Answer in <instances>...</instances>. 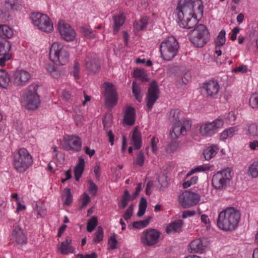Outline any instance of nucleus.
Segmentation results:
<instances>
[{
  "instance_id": "f257e3e1",
  "label": "nucleus",
  "mask_w": 258,
  "mask_h": 258,
  "mask_svg": "<svg viewBox=\"0 0 258 258\" xmlns=\"http://www.w3.org/2000/svg\"><path fill=\"white\" fill-rule=\"evenodd\" d=\"M240 212L233 207L222 210L217 219L218 227L225 231H232L236 228L240 219Z\"/></svg>"
},
{
  "instance_id": "f03ea898",
  "label": "nucleus",
  "mask_w": 258,
  "mask_h": 258,
  "mask_svg": "<svg viewBox=\"0 0 258 258\" xmlns=\"http://www.w3.org/2000/svg\"><path fill=\"white\" fill-rule=\"evenodd\" d=\"M33 162V157L25 148L20 149L14 155L13 165L19 173H24Z\"/></svg>"
},
{
  "instance_id": "7ed1b4c3",
  "label": "nucleus",
  "mask_w": 258,
  "mask_h": 258,
  "mask_svg": "<svg viewBox=\"0 0 258 258\" xmlns=\"http://www.w3.org/2000/svg\"><path fill=\"white\" fill-rule=\"evenodd\" d=\"M195 7L199 10L203 8V5L200 0H180L177 6V16L178 20H183V18L190 16H195Z\"/></svg>"
},
{
  "instance_id": "20e7f679",
  "label": "nucleus",
  "mask_w": 258,
  "mask_h": 258,
  "mask_svg": "<svg viewBox=\"0 0 258 258\" xmlns=\"http://www.w3.org/2000/svg\"><path fill=\"white\" fill-rule=\"evenodd\" d=\"M210 35L207 27L199 24L189 33V39L197 47H203L210 40Z\"/></svg>"
},
{
  "instance_id": "39448f33",
  "label": "nucleus",
  "mask_w": 258,
  "mask_h": 258,
  "mask_svg": "<svg viewBox=\"0 0 258 258\" xmlns=\"http://www.w3.org/2000/svg\"><path fill=\"white\" fill-rule=\"evenodd\" d=\"M49 57L55 63L65 65L69 59L68 48L59 42H54L50 49Z\"/></svg>"
},
{
  "instance_id": "423d86ee",
  "label": "nucleus",
  "mask_w": 258,
  "mask_h": 258,
  "mask_svg": "<svg viewBox=\"0 0 258 258\" xmlns=\"http://www.w3.org/2000/svg\"><path fill=\"white\" fill-rule=\"evenodd\" d=\"M178 48V43L173 37H168L163 41L160 46V51L163 59L171 60L176 55Z\"/></svg>"
},
{
  "instance_id": "0eeeda50",
  "label": "nucleus",
  "mask_w": 258,
  "mask_h": 258,
  "mask_svg": "<svg viewBox=\"0 0 258 258\" xmlns=\"http://www.w3.org/2000/svg\"><path fill=\"white\" fill-rule=\"evenodd\" d=\"M231 169L226 168L214 174L212 179V185L218 190H223L230 184L232 178Z\"/></svg>"
},
{
  "instance_id": "6e6552de",
  "label": "nucleus",
  "mask_w": 258,
  "mask_h": 258,
  "mask_svg": "<svg viewBox=\"0 0 258 258\" xmlns=\"http://www.w3.org/2000/svg\"><path fill=\"white\" fill-rule=\"evenodd\" d=\"M38 87L37 84H32L27 88L24 100L26 102V107L29 110L37 108L40 102V97L37 93Z\"/></svg>"
},
{
  "instance_id": "1a4fd4ad",
  "label": "nucleus",
  "mask_w": 258,
  "mask_h": 258,
  "mask_svg": "<svg viewBox=\"0 0 258 258\" xmlns=\"http://www.w3.org/2000/svg\"><path fill=\"white\" fill-rule=\"evenodd\" d=\"M30 18L33 23L41 31L49 33L53 30V24L46 15L39 13H33Z\"/></svg>"
},
{
  "instance_id": "9d476101",
  "label": "nucleus",
  "mask_w": 258,
  "mask_h": 258,
  "mask_svg": "<svg viewBox=\"0 0 258 258\" xmlns=\"http://www.w3.org/2000/svg\"><path fill=\"white\" fill-rule=\"evenodd\" d=\"M224 124L223 120L218 117L213 121L203 124L199 128L200 134L204 137H211L221 128Z\"/></svg>"
},
{
  "instance_id": "9b49d317",
  "label": "nucleus",
  "mask_w": 258,
  "mask_h": 258,
  "mask_svg": "<svg viewBox=\"0 0 258 258\" xmlns=\"http://www.w3.org/2000/svg\"><path fill=\"white\" fill-rule=\"evenodd\" d=\"M103 87L105 90V105L108 108H112L118 101L116 88L113 84L109 82H104Z\"/></svg>"
},
{
  "instance_id": "f8f14e48",
  "label": "nucleus",
  "mask_w": 258,
  "mask_h": 258,
  "mask_svg": "<svg viewBox=\"0 0 258 258\" xmlns=\"http://www.w3.org/2000/svg\"><path fill=\"white\" fill-rule=\"evenodd\" d=\"M161 233L155 229L150 228L144 231L141 240L144 245L151 246L157 244L159 241Z\"/></svg>"
},
{
  "instance_id": "ddd939ff",
  "label": "nucleus",
  "mask_w": 258,
  "mask_h": 258,
  "mask_svg": "<svg viewBox=\"0 0 258 258\" xmlns=\"http://www.w3.org/2000/svg\"><path fill=\"white\" fill-rule=\"evenodd\" d=\"M159 94V87L157 82L153 80L150 84L146 96L147 107L149 110L152 109L153 105L158 99Z\"/></svg>"
},
{
  "instance_id": "4468645a",
  "label": "nucleus",
  "mask_w": 258,
  "mask_h": 258,
  "mask_svg": "<svg viewBox=\"0 0 258 258\" xmlns=\"http://www.w3.org/2000/svg\"><path fill=\"white\" fill-rule=\"evenodd\" d=\"M63 148L66 151L79 152L81 150V139L74 135H66L63 137Z\"/></svg>"
},
{
  "instance_id": "2eb2a0df",
  "label": "nucleus",
  "mask_w": 258,
  "mask_h": 258,
  "mask_svg": "<svg viewBox=\"0 0 258 258\" xmlns=\"http://www.w3.org/2000/svg\"><path fill=\"white\" fill-rule=\"evenodd\" d=\"M180 203L184 208L196 205L200 201V196L189 190L184 191L179 198Z\"/></svg>"
},
{
  "instance_id": "dca6fc26",
  "label": "nucleus",
  "mask_w": 258,
  "mask_h": 258,
  "mask_svg": "<svg viewBox=\"0 0 258 258\" xmlns=\"http://www.w3.org/2000/svg\"><path fill=\"white\" fill-rule=\"evenodd\" d=\"M58 30L64 40L67 41H72L76 37V32L72 27L62 20H60L58 23Z\"/></svg>"
},
{
  "instance_id": "f3484780",
  "label": "nucleus",
  "mask_w": 258,
  "mask_h": 258,
  "mask_svg": "<svg viewBox=\"0 0 258 258\" xmlns=\"http://www.w3.org/2000/svg\"><path fill=\"white\" fill-rule=\"evenodd\" d=\"M191 126V124L189 121H186V126H185V122H180V123L174 124L172 127V130L170 131V136L171 139L173 140H177L182 136L186 134L187 128H189Z\"/></svg>"
},
{
  "instance_id": "a211bd4d",
  "label": "nucleus",
  "mask_w": 258,
  "mask_h": 258,
  "mask_svg": "<svg viewBox=\"0 0 258 258\" xmlns=\"http://www.w3.org/2000/svg\"><path fill=\"white\" fill-rule=\"evenodd\" d=\"M11 240L17 244H24L27 243V237L21 226L15 224L13 226L11 234Z\"/></svg>"
},
{
  "instance_id": "6ab92c4d",
  "label": "nucleus",
  "mask_w": 258,
  "mask_h": 258,
  "mask_svg": "<svg viewBox=\"0 0 258 258\" xmlns=\"http://www.w3.org/2000/svg\"><path fill=\"white\" fill-rule=\"evenodd\" d=\"M205 238L193 240L189 244L190 252L200 254L204 253L207 246Z\"/></svg>"
},
{
  "instance_id": "aec40b11",
  "label": "nucleus",
  "mask_w": 258,
  "mask_h": 258,
  "mask_svg": "<svg viewBox=\"0 0 258 258\" xmlns=\"http://www.w3.org/2000/svg\"><path fill=\"white\" fill-rule=\"evenodd\" d=\"M31 78L30 74L24 70H17L14 73V83L16 86H23Z\"/></svg>"
},
{
  "instance_id": "412c9836",
  "label": "nucleus",
  "mask_w": 258,
  "mask_h": 258,
  "mask_svg": "<svg viewBox=\"0 0 258 258\" xmlns=\"http://www.w3.org/2000/svg\"><path fill=\"white\" fill-rule=\"evenodd\" d=\"M85 66L90 73L95 74L100 68V60L97 58L88 56L85 59Z\"/></svg>"
},
{
  "instance_id": "4be33fe9",
  "label": "nucleus",
  "mask_w": 258,
  "mask_h": 258,
  "mask_svg": "<svg viewBox=\"0 0 258 258\" xmlns=\"http://www.w3.org/2000/svg\"><path fill=\"white\" fill-rule=\"evenodd\" d=\"M178 22L181 27L189 29L197 26L198 20L196 14L195 16L186 17L183 20H178Z\"/></svg>"
},
{
  "instance_id": "5701e85b",
  "label": "nucleus",
  "mask_w": 258,
  "mask_h": 258,
  "mask_svg": "<svg viewBox=\"0 0 258 258\" xmlns=\"http://www.w3.org/2000/svg\"><path fill=\"white\" fill-rule=\"evenodd\" d=\"M135 109L131 106H127L123 116V123L127 125H133L135 122Z\"/></svg>"
},
{
  "instance_id": "b1692460",
  "label": "nucleus",
  "mask_w": 258,
  "mask_h": 258,
  "mask_svg": "<svg viewBox=\"0 0 258 258\" xmlns=\"http://www.w3.org/2000/svg\"><path fill=\"white\" fill-rule=\"evenodd\" d=\"M203 87L209 96H214L216 95L219 90V85L217 81H210L205 83Z\"/></svg>"
},
{
  "instance_id": "393cba45",
  "label": "nucleus",
  "mask_w": 258,
  "mask_h": 258,
  "mask_svg": "<svg viewBox=\"0 0 258 258\" xmlns=\"http://www.w3.org/2000/svg\"><path fill=\"white\" fill-rule=\"evenodd\" d=\"M183 222L178 220L170 223L166 228V232L168 234L179 233L182 231Z\"/></svg>"
},
{
  "instance_id": "a878e982",
  "label": "nucleus",
  "mask_w": 258,
  "mask_h": 258,
  "mask_svg": "<svg viewBox=\"0 0 258 258\" xmlns=\"http://www.w3.org/2000/svg\"><path fill=\"white\" fill-rule=\"evenodd\" d=\"M72 239L69 238H66L65 241L61 243L60 245L58 247V251L62 254H68L69 253H74V248L71 245Z\"/></svg>"
},
{
  "instance_id": "bb28decb",
  "label": "nucleus",
  "mask_w": 258,
  "mask_h": 258,
  "mask_svg": "<svg viewBox=\"0 0 258 258\" xmlns=\"http://www.w3.org/2000/svg\"><path fill=\"white\" fill-rule=\"evenodd\" d=\"M132 140L136 150L140 149L142 147V135L137 126L134 127L133 131Z\"/></svg>"
},
{
  "instance_id": "cd10ccee",
  "label": "nucleus",
  "mask_w": 258,
  "mask_h": 258,
  "mask_svg": "<svg viewBox=\"0 0 258 258\" xmlns=\"http://www.w3.org/2000/svg\"><path fill=\"white\" fill-rule=\"evenodd\" d=\"M46 69L50 74L52 77L58 79L64 74V71L55 67L53 64H47Z\"/></svg>"
},
{
  "instance_id": "c85d7f7f",
  "label": "nucleus",
  "mask_w": 258,
  "mask_h": 258,
  "mask_svg": "<svg viewBox=\"0 0 258 258\" xmlns=\"http://www.w3.org/2000/svg\"><path fill=\"white\" fill-rule=\"evenodd\" d=\"M84 165L85 161L84 159L80 157L78 163L77 164L74 168L75 178L77 181H78L82 176L84 170Z\"/></svg>"
},
{
  "instance_id": "c756f323",
  "label": "nucleus",
  "mask_w": 258,
  "mask_h": 258,
  "mask_svg": "<svg viewBox=\"0 0 258 258\" xmlns=\"http://www.w3.org/2000/svg\"><path fill=\"white\" fill-rule=\"evenodd\" d=\"M14 35L13 31L11 28L6 25H0V37L7 40L11 38Z\"/></svg>"
},
{
  "instance_id": "7c9ffc66",
  "label": "nucleus",
  "mask_w": 258,
  "mask_h": 258,
  "mask_svg": "<svg viewBox=\"0 0 258 258\" xmlns=\"http://www.w3.org/2000/svg\"><path fill=\"white\" fill-rule=\"evenodd\" d=\"M11 82L10 77L4 70H0V86L6 88Z\"/></svg>"
},
{
  "instance_id": "2f4dec72",
  "label": "nucleus",
  "mask_w": 258,
  "mask_h": 258,
  "mask_svg": "<svg viewBox=\"0 0 258 258\" xmlns=\"http://www.w3.org/2000/svg\"><path fill=\"white\" fill-rule=\"evenodd\" d=\"M114 21V33H117L121 26H122L124 23L125 18L122 15H118L113 17Z\"/></svg>"
},
{
  "instance_id": "473e14b6",
  "label": "nucleus",
  "mask_w": 258,
  "mask_h": 258,
  "mask_svg": "<svg viewBox=\"0 0 258 258\" xmlns=\"http://www.w3.org/2000/svg\"><path fill=\"white\" fill-rule=\"evenodd\" d=\"M132 91L135 99L139 102H141L142 100V95L141 94L142 88L141 85L137 84L136 81L133 82Z\"/></svg>"
},
{
  "instance_id": "72a5a7b5",
  "label": "nucleus",
  "mask_w": 258,
  "mask_h": 258,
  "mask_svg": "<svg viewBox=\"0 0 258 258\" xmlns=\"http://www.w3.org/2000/svg\"><path fill=\"white\" fill-rule=\"evenodd\" d=\"M218 148L216 146L212 145L205 149L203 152V155L206 160H210L214 157L217 153Z\"/></svg>"
},
{
  "instance_id": "f704fd0d",
  "label": "nucleus",
  "mask_w": 258,
  "mask_h": 258,
  "mask_svg": "<svg viewBox=\"0 0 258 258\" xmlns=\"http://www.w3.org/2000/svg\"><path fill=\"white\" fill-rule=\"evenodd\" d=\"M180 112L178 109H172L168 116V119L169 121L174 124H179L180 122H182L179 117Z\"/></svg>"
},
{
  "instance_id": "c9c22d12",
  "label": "nucleus",
  "mask_w": 258,
  "mask_h": 258,
  "mask_svg": "<svg viewBox=\"0 0 258 258\" xmlns=\"http://www.w3.org/2000/svg\"><path fill=\"white\" fill-rule=\"evenodd\" d=\"M130 201H132L131 195L128 190L126 189L121 197V201L118 204V207L121 209H124L128 205Z\"/></svg>"
},
{
  "instance_id": "e433bc0d",
  "label": "nucleus",
  "mask_w": 258,
  "mask_h": 258,
  "mask_svg": "<svg viewBox=\"0 0 258 258\" xmlns=\"http://www.w3.org/2000/svg\"><path fill=\"white\" fill-rule=\"evenodd\" d=\"M11 49V44L9 41L0 37V55L6 53H9Z\"/></svg>"
},
{
  "instance_id": "4c0bfd02",
  "label": "nucleus",
  "mask_w": 258,
  "mask_h": 258,
  "mask_svg": "<svg viewBox=\"0 0 258 258\" xmlns=\"http://www.w3.org/2000/svg\"><path fill=\"white\" fill-rule=\"evenodd\" d=\"M147 206V202L145 198L142 197L141 199L139 206V211L137 213V216L139 217H141L144 215L146 212V210Z\"/></svg>"
},
{
  "instance_id": "58836bf2",
  "label": "nucleus",
  "mask_w": 258,
  "mask_h": 258,
  "mask_svg": "<svg viewBox=\"0 0 258 258\" xmlns=\"http://www.w3.org/2000/svg\"><path fill=\"white\" fill-rule=\"evenodd\" d=\"M148 18L147 17H143L139 22H135L134 24V28L137 30H143L148 24Z\"/></svg>"
},
{
  "instance_id": "ea45409f",
  "label": "nucleus",
  "mask_w": 258,
  "mask_h": 258,
  "mask_svg": "<svg viewBox=\"0 0 258 258\" xmlns=\"http://www.w3.org/2000/svg\"><path fill=\"white\" fill-rule=\"evenodd\" d=\"M225 31L224 30H222L217 36L216 39L215 41V45L217 46H223L226 42L225 38Z\"/></svg>"
},
{
  "instance_id": "a19ab883",
  "label": "nucleus",
  "mask_w": 258,
  "mask_h": 258,
  "mask_svg": "<svg viewBox=\"0 0 258 258\" xmlns=\"http://www.w3.org/2000/svg\"><path fill=\"white\" fill-rule=\"evenodd\" d=\"M3 7L11 13L12 11L17 9V0H7Z\"/></svg>"
},
{
  "instance_id": "79ce46f5",
  "label": "nucleus",
  "mask_w": 258,
  "mask_h": 258,
  "mask_svg": "<svg viewBox=\"0 0 258 258\" xmlns=\"http://www.w3.org/2000/svg\"><path fill=\"white\" fill-rule=\"evenodd\" d=\"M237 131L235 127H230L224 130L221 134L220 138L222 140H225L228 138L232 137L234 133Z\"/></svg>"
},
{
  "instance_id": "37998d69",
  "label": "nucleus",
  "mask_w": 258,
  "mask_h": 258,
  "mask_svg": "<svg viewBox=\"0 0 258 258\" xmlns=\"http://www.w3.org/2000/svg\"><path fill=\"white\" fill-rule=\"evenodd\" d=\"M103 230L101 226L97 227V230L94 234V238L93 239V243L97 244L101 241L103 239Z\"/></svg>"
},
{
  "instance_id": "c03bdc74",
  "label": "nucleus",
  "mask_w": 258,
  "mask_h": 258,
  "mask_svg": "<svg viewBox=\"0 0 258 258\" xmlns=\"http://www.w3.org/2000/svg\"><path fill=\"white\" fill-rule=\"evenodd\" d=\"M98 224L97 217L95 216L92 217L87 222V230L89 232H92Z\"/></svg>"
},
{
  "instance_id": "a18cd8bd",
  "label": "nucleus",
  "mask_w": 258,
  "mask_h": 258,
  "mask_svg": "<svg viewBox=\"0 0 258 258\" xmlns=\"http://www.w3.org/2000/svg\"><path fill=\"white\" fill-rule=\"evenodd\" d=\"M151 217L142 221H135L133 223V227L136 229H141L146 227L149 223Z\"/></svg>"
},
{
  "instance_id": "49530a36",
  "label": "nucleus",
  "mask_w": 258,
  "mask_h": 258,
  "mask_svg": "<svg viewBox=\"0 0 258 258\" xmlns=\"http://www.w3.org/2000/svg\"><path fill=\"white\" fill-rule=\"evenodd\" d=\"M11 16V13L9 10H6L3 7L0 9V21L6 22L8 21Z\"/></svg>"
},
{
  "instance_id": "de8ad7c7",
  "label": "nucleus",
  "mask_w": 258,
  "mask_h": 258,
  "mask_svg": "<svg viewBox=\"0 0 258 258\" xmlns=\"http://www.w3.org/2000/svg\"><path fill=\"white\" fill-rule=\"evenodd\" d=\"M64 199V204L67 206L70 205L73 201V196L70 188H66L63 190Z\"/></svg>"
},
{
  "instance_id": "09e8293b",
  "label": "nucleus",
  "mask_w": 258,
  "mask_h": 258,
  "mask_svg": "<svg viewBox=\"0 0 258 258\" xmlns=\"http://www.w3.org/2000/svg\"><path fill=\"white\" fill-rule=\"evenodd\" d=\"M247 132L249 136L255 137H258V124L251 123L248 126Z\"/></svg>"
},
{
  "instance_id": "8fccbe9b",
  "label": "nucleus",
  "mask_w": 258,
  "mask_h": 258,
  "mask_svg": "<svg viewBox=\"0 0 258 258\" xmlns=\"http://www.w3.org/2000/svg\"><path fill=\"white\" fill-rule=\"evenodd\" d=\"M249 171L252 177H258V162H253L249 166Z\"/></svg>"
},
{
  "instance_id": "3c124183",
  "label": "nucleus",
  "mask_w": 258,
  "mask_h": 258,
  "mask_svg": "<svg viewBox=\"0 0 258 258\" xmlns=\"http://www.w3.org/2000/svg\"><path fill=\"white\" fill-rule=\"evenodd\" d=\"M210 169V167L207 165H201L196 167L195 168L192 169L189 173H188L186 175V177H188L190 176L193 173L196 172H201V171H208Z\"/></svg>"
},
{
  "instance_id": "603ef678",
  "label": "nucleus",
  "mask_w": 258,
  "mask_h": 258,
  "mask_svg": "<svg viewBox=\"0 0 258 258\" xmlns=\"http://www.w3.org/2000/svg\"><path fill=\"white\" fill-rule=\"evenodd\" d=\"M178 147V144L176 142V140H173L171 139V143L166 148V151L169 153H173L176 151Z\"/></svg>"
},
{
  "instance_id": "864d4df0",
  "label": "nucleus",
  "mask_w": 258,
  "mask_h": 258,
  "mask_svg": "<svg viewBox=\"0 0 258 258\" xmlns=\"http://www.w3.org/2000/svg\"><path fill=\"white\" fill-rule=\"evenodd\" d=\"M249 103L252 108H258V93H255L251 95Z\"/></svg>"
},
{
  "instance_id": "5fc2aeb1",
  "label": "nucleus",
  "mask_w": 258,
  "mask_h": 258,
  "mask_svg": "<svg viewBox=\"0 0 258 258\" xmlns=\"http://www.w3.org/2000/svg\"><path fill=\"white\" fill-rule=\"evenodd\" d=\"M158 181L161 185V188H165L167 187L168 182L167 180V176L165 174H162L158 178Z\"/></svg>"
},
{
  "instance_id": "6e6d98bb",
  "label": "nucleus",
  "mask_w": 258,
  "mask_h": 258,
  "mask_svg": "<svg viewBox=\"0 0 258 258\" xmlns=\"http://www.w3.org/2000/svg\"><path fill=\"white\" fill-rule=\"evenodd\" d=\"M117 240L116 238V235L114 233L108 239V244L109 248L111 249H114L117 248L116 245L117 244Z\"/></svg>"
},
{
  "instance_id": "4d7b16f0",
  "label": "nucleus",
  "mask_w": 258,
  "mask_h": 258,
  "mask_svg": "<svg viewBox=\"0 0 258 258\" xmlns=\"http://www.w3.org/2000/svg\"><path fill=\"white\" fill-rule=\"evenodd\" d=\"M81 32L84 34V35L89 38H93L95 37V34L90 30L89 28L82 27L81 28Z\"/></svg>"
},
{
  "instance_id": "13d9d810",
  "label": "nucleus",
  "mask_w": 258,
  "mask_h": 258,
  "mask_svg": "<svg viewBox=\"0 0 258 258\" xmlns=\"http://www.w3.org/2000/svg\"><path fill=\"white\" fill-rule=\"evenodd\" d=\"M145 157L144 153L140 151L137 155V157L135 161V164L139 166H142L144 163Z\"/></svg>"
},
{
  "instance_id": "bf43d9fd",
  "label": "nucleus",
  "mask_w": 258,
  "mask_h": 258,
  "mask_svg": "<svg viewBox=\"0 0 258 258\" xmlns=\"http://www.w3.org/2000/svg\"><path fill=\"white\" fill-rule=\"evenodd\" d=\"M133 211L134 205L132 204L128 207L127 209L125 211V213L123 215V219L126 221L129 220L133 216Z\"/></svg>"
},
{
  "instance_id": "052dcab7",
  "label": "nucleus",
  "mask_w": 258,
  "mask_h": 258,
  "mask_svg": "<svg viewBox=\"0 0 258 258\" xmlns=\"http://www.w3.org/2000/svg\"><path fill=\"white\" fill-rule=\"evenodd\" d=\"M198 180V177L197 176H194L192 177L190 180L184 182L182 184V186L184 188H188L191 185L196 183Z\"/></svg>"
},
{
  "instance_id": "680f3d73",
  "label": "nucleus",
  "mask_w": 258,
  "mask_h": 258,
  "mask_svg": "<svg viewBox=\"0 0 258 258\" xmlns=\"http://www.w3.org/2000/svg\"><path fill=\"white\" fill-rule=\"evenodd\" d=\"M111 120H112V116L110 114H108L107 115H105L103 119V127L104 128H107L109 127H110L111 125Z\"/></svg>"
},
{
  "instance_id": "e2e57ef3",
  "label": "nucleus",
  "mask_w": 258,
  "mask_h": 258,
  "mask_svg": "<svg viewBox=\"0 0 258 258\" xmlns=\"http://www.w3.org/2000/svg\"><path fill=\"white\" fill-rule=\"evenodd\" d=\"M83 197L82 199V202L80 206V209H83L90 202V198L86 192L83 194Z\"/></svg>"
},
{
  "instance_id": "0e129e2a",
  "label": "nucleus",
  "mask_w": 258,
  "mask_h": 258,
  "mask_svg": "<svg viewBox=\"0 0 258 258\" xmlns=\"http://www.w3.org/2000/svg\"><path fill=\"white\" fill-rule=\"evenodd\" d=\"M221 46H217L215 45V53L217 54V57L216 58V61L217 63H219L220 64L225 63L224 61H222L219 58V56H221L222 51L220 49Z\"/></svg>"
},
{
  "instance_id": "69168bd1",
  "label": "nucleus",
  "mask_w": 258,
  "mask_h": 258,
  "mask_svg": "<svg viewBox=\"0 0 258 258\" xmlns=\"http://www.w3.org/2000/svg\"><path fill=\"white\" fill-rule=\"evenodd\" d=\"M79 64L78 62H76L74 64L73 70L71 72V75L74 76L76 80L79 78Z\"/></svg>"
},
{
  "instance_id": "338daca9",
  "label": "nucleus",
  "mask_w": 258,
  "mask_h": 258,
  "mask_svg": "<svg viewBox=\"0 0 258 258\" xmlns=\"http://www.w3.org/2000/svg\"><path fill=\"white\" fill-rule=\"evenodd\" d=\"M98 190V187L94 182L90 181L88 191L93 196H95Z\"/></svg>"
},
{
  "instance_id": "774afa93",
  "label": "nucleus",
  "mask_w": 258,
  "mask_h": 258,
  "mask_svg": "<svg viewBox=\"0 0 258 258\" xmlns=\"http://www.w3.org/2000/svg\"><path fill=\"white\" fill-rule=\"evenodd\" d=\"M97 254L93 252H92L90 254H78L76 258H97Z\"/></svg>"
}]
</instances>
